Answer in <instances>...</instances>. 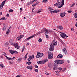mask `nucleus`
<instances>
[{
    "label": "nucleus",
    "instance_id": "obj_1",
    "mask_svg": "<svg viewBox=\"0 0 77 77\" xmlns=\"http://www.w3.org/2000/svg\"><path fill=\"white\" fill-rule=\"evenodd\" d=\"M42 33V32H38V33H37L35 34V35H33L32 36H31L28 38L26 39H25V41H27V40H29L30 39L32 38L33 37H35V36L38 35L40 34V33Z\"/></svg>",
    "mask_w": 77,
    "mask_h": 77
},
{
    "label": "nucleus",
    "instance_id": "obj_2",
    "mask_svg": "<svg viewBox=\"0 0 77 77\" xmlns=\"http://www.w3.org/2000/svg\"><path fill=\"white\" fill-rule=\"evenodd\" d=\"M54 62L57 64H60L63 63L64 62V61L63 60H56Z\"/></svg>",
    "mask_w": 77,
    "mask_h": 77
},
{
    "label": "nucleus",
    "instance_id": "obj_3",
    "mask_svg": "<svg viewBox=\"0 0 77 77\" xmlns=\"http://www.w3.org/2000/svg\"><path fill=\"white\" fill-rule=\"evenodd\" d=\"M43 55H44V54H43V53H40V52H38V53H37V54L36 56V58H38L39 57H41L42 56H43Z\"/></svg>",
    "mask_w": 77,
    "mask_h": 77
},
{
    "label": "nucleus",
    "instance_id": "obj_4",
    "mask_svg": "<svg viewBox=\"0 0 77 77\" xmlns=\"http://www.w3.org/2000/svg\"><path fill=\"white\" fill-rule=\"evenodd\" d=\"M61 33V34H60L62 38H67L68 37V36H67L66 34L65 33L63 32H60Z\"/></svg>",
    "mask_w": 77,
    "mask_h": 77
},
{
    "label": "nucleus",
    "instance_id": "obj_5",
    "mask_svg": "<svg viewBox=\"0 0 77 77\" xmlns=\"http://www.w3.org/2000/svg\"><path fill=\"white\" fill-rule=\"evenodd\" d=\"M51 32V30H48L46 29H44L42 30V32H45V33H46L47 34H48V33Z\"/></svg>",
    "mask_w": 77,
    "mask_h": 77
},
{
    "label": "nucleus",
    "instance_id": "obj_6",
    "mask_svg": "<svg viewBox=\"0 0 77 77\" xmlns=\"http://www.w3.org/2000/svg\"><path fill=\"white\" fill-rule=\"evenodd\" d=\"M53 55L52 53L49 52L48 54V58L49 59H51L53 57Z\"/></svg>",
    "mask_w": 77,
    "mask_h": 77
},
{
    "label": "nucleus",
    "instance_id": "obj_7",
    "mask_svg": "<svg viewBox=\"0 0 77 77\" xmlns=\"http://www.w3.org/2000/svg\"><path fill=\"white\" fill-rule=\"evenodd\" d=\"M13 45L14 47L16 49H19L20 48V46H19L18 44L17 43H15Z\"/></svg>",
    "mask_w": 77,
    "mask_h": 77
},
{
    "label": "nucleus",
    "instance_id": "obj_8",
    "mask_svg": "<svg viewBox=\"0 0 77 77\" xmlns=\"http://www.w3.org/2000/svg\"><path fill=\"white\" fill-rule=\"evenodd\" d=\"M49 50L51 51H53L54 50V46L53 45H51L50 46V48Z\"/></svg>",
    "mask_w": 77,
    "mask_h": 77
},
{
    "label": "nucleus",
    "instance_id": "obj_9",
    "mask_svg": "<svg viewBox=\"0 0 77 77\" xmlns=\"http://www.w3.org/2000/svg\"><path fill=\"white\" fill-rule=\"evenodd\" d=\"M10 53H11V54H17L18 53V52L12 50H10Z\"/></svg>",
    "mask_w": 77,
    "mask_h": 77
},
{
    "label": "nucleus",
    "instance_id": "obj_10",
    "mask_svg": "<svg viewBox=\"0 0 77 77\" xmlns=\"http://www.w3.org/2000/svg\"><path fill=\"white\" fill-rule=\"evenodd\" d=\"M33 58H34V55H32V56H31V57H29L28 59V61H30L32 59H33Z\"/></svg>",
    "mask_w": 77,
    "mask_h": 77
},
{
    "label": "nucleus",
    "instance_id": "obj_11",
    "mask_svg": "<svg viewBox=\"0 0 77 77\" xmlns=\"http://www.w3.org/2000/svg\"><path fill=\"white\" fill-rule=\"evenodd\" d=\"M64 0H62V4L61 5H60L58 7V8H61L62 7L63 5H64Z\"/></svg>",
    "mask_w": 77,
    "mask_h": 77
},
{
    "label": "nucleus",
    "instance_id": "obj_12",
    "mask_svg": "<svg viewBox=\"0 0 77 77\" xmlns=\"http://www.w3.org/2000/svg\"><path fill=\"white\" fill-rule=\"evenodd\" d=\"M66 14V13H63L60 14V16H61L62 17H64Z\"/></svg>",
    "mask_w": 77,
    "mask_h": 77
},
{
    "label": "nucleus",
    "instance_id": "obj_13",
    "mask_svg": "<svg viewBox=\"0 0 77 77\" xmlns=\"http://www.w3.org/2000/svg\"><path fill=\"white\" fill-rule=\"evenodd\" d=\"M49 11L51 12H53V13H57L59 12V10H54V11H51V10H50Z\"/></svg>",
    "mask_w": 77,
    "mask_h": 77
},
{
    "label": "nucleus",
    "instance_id": "obj_14",
    "mask_svg": "<svg viewBox=\"0 0 77 77\" xmlns=\"http://www.w3.org/2000/svg\"><path fill=\"white\" fill-rule=\"evenodd\" d=\"M63 51L64 53L66 55L68 54L67 52L66 51V48H64L63 49Z\"/></svg>",
    "mask_w": 77,
    "mask_h": 77
},
{
    "label": "nucleus",
    "instance_id": "obj_15",
    "mask_svg": "<svg viewBox=\"0 0 77 77\" xmlns=\"http://www.w3.org/2000/svg\"><path fill=\"white\" fill-rule=\"evenodd\" d=\"M53 44L54 45V46H56L57 45V41L55 42V40H54V41L53 42Z\"/></svg>",
    "mask_w": 77,
    "mask_h": 77
},
{
    "label": "nucleus",
    "instance_id": "obj_16",
    "mask_svg": "<svg viewBox=\"0 0 77 77\" xmlns=\"http://www.w3.org/2000/svg\"><path fill=\"white\" fill-rule=\"evenodd\" d=\"M37 63L38 64H44L43 61H39V62H38Z\"/></svg>",
    "mask_w": 77,
    "mask_h": 77
},
{
    "label": "nucleus",
    "instance_id": "obj_17",
    "mask_svg": "<svg viewBox=\"0 0 77 77\" xmlns=\"http://www.w3.org/2000/svg\"><path fill=\"white\" fill-rule=\"evenodd\" d=\"M63 57V55H58V56H57V58H61Z\"/></svg>",
    "mask_w": 77,
    "mask_h": 77
},
{
    "label": "nucleus",
    "instance_id": "obj_18",
    "mask_svg": "<svg viewBox=\"0 0 77 77\" xmlns=\"http://www.w3.org/2000/svg\"><path fill=\"white\" fill-rule=\"evenodd\" d=\"M57 28L61 30L63 29V27L61 26H57Z\"/></svg>",
    "mask_w": 77,
    "mask_h": 77
},
{
    "label": "nucleus",
    "instance_id": "obj_19",
    "mask_svg": "<svg viewBox=\"0 0 77 77\" xmlns=\"http://www.w3.org/2000/svg\"><path fill=\"white\" fill-rule=\"evenodd\" d=\"M4 55L5 56V57H6V58L8 60H12V58H9L8 57H7V56H6V55Z\"/></svg>",
    "mask_w": 77,
    "mask_h": 77
},
{
    "label": "nucleus",
    "instance_id": "obj_20",
    "mask_svg": "<svg viewBox=\"0 0 77 77\" xmlns=\"http://www.w3.org/2000/svg\"><path fill=\"white\" fill-rule=\"evenodd\" d=\"M4 4H3V3H2V4H1V5H0V9H1L3 7V6H4Z\"/></svg>",
    "mask_w": 77,
    "mask_h": 77
},
{
    "label": "nucleus",
    "instance_id": "obj_21",
    "mask_svg": "<svg viewBox=\"0 0 77 77\" xmlns=\"http://www.w3.org/2000/svg\"><path fill=\"white\" fill-rule=\"evenodd\" d=\"M26 68L28 69H32V66H27Z\"/></svg>",
    "mask_w": 77,
    "mask_h": 77
},
{
    "label": "nucleus",
    "instance_id": "obj_22",
    "mask_svg": "<svg viewBox=\"0 0 77 77\" xmlns=\"http://www.w3.org/2000/svg\"><path fill=\"white\" fill-rule=\"evenodd\" d=\"M43 61V63L44 64V63H45L46 62H47L48 61V60L47 59H46L44 60Z\"/></svg>",
    "mask_w": 77,
    "mask_h": 77
},
{
    "label": "nucleus",
    "instance_id": "obj_23",
    "mask_svg": "<svg viewBox=\"0 0 77 77\" xmlns=\"http://www.w3.org/2000/svg\"><path fill=\"white\" fill-rule=\"evenodd\" d=\"M38 2H36L34 4L32 5V6L33 7L35 6H36V5H37V4H38Z\"/></svg>",
    "mask_w": 77,
    "mask_h": 77
},
{
    "label": "nucleus",
    "instance_id": "obj_24",
    "mask_svg": "<svg viewBox=\"0 0 77 77\" xmlns=\"http://www.w3.org/2000/svg\"><path fill=\"white\" fill-rule=\"evenodd\" d=\"M28 53H27L26 54V55H25V57H24V59H26L27 58V56H28Z\"/></svg>",
    "mask_w": 77,
    "mask_h": 77
},
{
    "label": "nucleus",
    "instance_id": "obj_25",
    "mask_svg": "<svg viewBox=\"0 0 77 77\" xmlns=\"http://www.w3.org/2000/svg\"><path fill=\"white\" fill-rule=\"evenodd\" d=\"M26 64H28L29 65H30L32 64V62H28L26 63Z\"/></svg>",
    "mask_w": 77,
    "mask_h": 77
},
{
    "label": "nucleus",
    "instance_id": "obj_26",
    "mask_svg": "<svg viewBox=\"0 0 77 77\" xmlns=\"http://www.w3.org/2000/svg\"><path fill=\"white\" fill-rule=\"evenodd\" d=\"M74 17L75 18H77V14L75 13L73 14Z\"/></svg>",
    "mask_w": 77,
    "mask_h": 77
},
{
    "label": "nucleus",
    "instance_id": "obj_27",
    "mask_svg": "<svg viewBox=\"0 0 77 77\" xmlns=\"http://www.w3.org/2000/svg\"><path fill=\"white\" fill-rule=\"evenodd\" d=\"M22 60V58H19L18 60H17V61L18 62L21 61Z\"/></svg>",
    "mask_w": 77,
    "mask_h": 77
},
{
    "label": "nucleus",
    "instance_id": "obj_28",
    "mask_svg": "<svg viewBox=\"0 0 77 77\" xmlns=\"http://www.w3.org/2000/svg\"><path fill=\"white\" fill-rule=\"evenodd\" d=\"M25 48V46L23 47V49H22V52H23L24 51Z\"/></svg>",
    "mask_w": 77,
    "mask_h": 77
},
{
    "label": "nucleus",
    "instance_id": "obj_29",
    "mask_svg": "<svg viewBox=\"0 0 77 77\" xmlns=\"http://www.w3.org/2000/svg\"><path fill=\"white\" fill-rule=\"evenodd\" d=\"M20 39H21V38L20 36H19V37H17V40H20Z\"/></svg>",
    "mask_w": 77,
    "mask_h": 77
},
{
    "label": "nucleus",
    "instance_id": "obj_30",
    "mask_svg": "<svg viewBox=\"0 0 77 77\" xmlns=\"http://www.w3.org/2000/svg\"><path fill=\"white\" fill-rule=\"evenodd\" d=\"M20 38L21 39V38H23L24 37V35H20Z\"/></svg>",
    "mask_w": 77,
    "mask_h": 77
},
{
    "label": "nucleus",
    "instance_id": "obj_31",
    "mask_svg": "<svg viewBox=\"0 0 77 77\" xmlns=\"http://www.w3.org/2000/svg\"><path fill=\"white\" fill-rule=\"evenodd\" d=\"M6 28H7L6 26H4L3 28L2 29L3 30H5L6 29Z\"/></svg>",
    "mask_w": 77,
    "mask_h": 77
},
{
    "label": "nucleus",
    "instance_id": "obj_32",
    "mask_svg": "<svg viewBox=\"0 0 77 77\" xmlns=\"http://www.w3.org/2000/svg\"><path fill=\"white\" fill-rule=\"evenodd\" d=\"M38 42H42V39L41 38H40L38 40Z\"/></svg>",
    "mask_w": 77,
    "mask_h": 77
},
{
    "label": "nucleus",
    "instance_id": "obj_33",
    "mask_svg": "<svg viewBox=\"0 0 77 77\" xmlns=\"http://www.w3.org/2000/svg\"><path fill=\"white\" fill-rule=\"evenodd\" d=\"M8 44L7 42H6V43L5 44V46H8Z\"/></svg>",
    "mask_w": 77,
    "mask_h": 77
},
{
    "label": "nucleus",
    "instance_id": "obj_34",
    "mask_svg": "<svg viewBox=\"0 0 77 77\" xmlns=\"http://www.w3.org/2000/svg\"><path fill=\"white\" fill-rule=\"evenodd\" d=\"M63 69L62 68H61V67H59L58 68V70H62Z\"/></svg>",
    "mask_w": 77,
    "mask_h": 77
},
{
    "label": "nucleus",
    "instance_id": "obj_35",
    "mask_svg": "<svg viewBox=\"0 0 77 77\" xmlns=\"http://www.w3.org/2000/svg\"><path fill=\"white\" fill-rule=\"evenodd\" d=\"M5 20V17H3L1 19H0V20Z\"/></svg>",
    "mask_w": 77,
    "mask_h": 77
},
{
    "label": "nucleus",
    "instance_id": "obj_36",
    "mask_svg": "<svg viewBox=\"0 0 77 77\" xmlns=\"http://www.w3.org/2000/svg\"><path fill=\"white\" fill-rule=\"evenodd\" d=\"M13 10H9V12H13Z\"/></svg>",
    "mask_w": 77,
    "mask_h": 77
},
{
    "label": "nucleus",
    "instance_id": "obj_37",
    "mask_svg": "<svg viewBox=\"0 0 77 77\" xmlns=\"http://www.w3.org/2000/svg\"><path fill=\"white\" fill-rule=\"evenodd\" d=\"M47 0H44L43 1V2L46 3L47 1Z\"/></svg>",
    "mask_w": 77,
    "mask_h": 77
},
{
    "label": "nucleus",
    "instance_id": "obj_38",
    "mask_svg": "<svg viewBox=\"0 0 77 77\" xmlns=\"http://www.w3.org/2000/svg\"><path fill=\"white\" fill-rule=\"evenodd\" d=\"M38 69H35V72H38Z\"/></svg>",
    "mask_w": 77,
    "mask_h": 77
},
{
    "label": "nucleus",
    "instance_id": "obj_39",
    "mask_svg": "<svg viewBox=\"0 0 77 77\" xmlns=\"http://www.w3.org/2000/svg\"><path fill=\"white\" fill-rule=\"evenodd\" d=\"M60 2H57V5H60Z\"/></svg>",
    "mask_w": 77,
    "mask_h": 77
},
{
    "label": "nucleus",
    "instance_id": "obj_40",
    "mask_svg": "<svg viewBox=\"0 0 77 77\" xmlns=\"http://www.w3.org/2000/svg\"><path fill=\"white\" fill-rule=\"evenodd\" d=\"M75 5V3H74L71 6V7H74Z\"/></svg>",
    "mask_w": 77,
    "mask_h": 77
},
{
    "label": "nucleus",
    "instance_id": "obj_41",
    "mask_svg": "<svg viewBox=\"0 0 77 77\" xmlns=\"http://www.w3.org/2000/svg\"><path fill=\"white\" fill-rule=\"evenodd\" d=\"M1 66L2 68H3V67H4L3 65L2 64H1Z\"/></svg>",
    "mask_w": 77,
    "mask_h": 77
},
{
    "label": "nucleus",
    "instance_id": "obj_42",
    "mask_svg": "<svg viewBox=\"0 0 77 77\" xmlns=\"http://www.w3.org/2000/svg\"><path fill=\"white\" fill-rule=\"evenodd\" d=\"M45 35H46V37L47 38H48V35H47L46 34H45Z\"/></svg>",
    "mask_w": 77,
    "mask_h": 77
},
{
    "label": "nucleus",
    "instance_id": "obj_43",
    "mask_svg": "<svg viewBox=\"0 0 77 77\" xmlns=\"http://www.w3.org/2000/svg\"><path fill=\"white\" fill-rule=\"evenodd\" d=\"M9 63L11 64H13V62H10V61H9Z\"/></svg>",
    "mask_w": 77,
    "mask_h": 77
},
{
    "label": "nucleus",
    "instance_id": "obj_44",
    "mask_svg": "<svg viewBox=\"0 0 77 77\" xmlns=\"http://www.w3.org/2000/svg\"><path fill=\"white\" fill-rule=\"evenodd\" d=\"M5 2H6V1H3V2H2V3H3V5H4V4H5Z\"/></svg>",
    "mask_w": 77,
    "mask_h": 77
},
{
    "label": "nucleus",
    "instance_id": "obj_45",
    "mask_svg": "<svg viewBox=\"0 0 77 77\" xmlns=\"http://www.w3.org/2000/svg\"><path fill=\"white\" fill-rule=\"evenodd\" d=\"M60 71H56V72H56V73H57V72H60Z\"/></svg>",
    "mask_w": 77,
    "mask_h": 77
},
{
    "label": "nucleus",
    "instance_id": "obj_46",
    "mask_svg": "<svg viewBox=\"0 0 77 77\" xmlns=\"http://www.w3.org/2000/svg\"><path fill=\"white\" fill-rule=\"evenodd\" d=\"M35 68H38V66H35Z\"/></svg>",
    "mask_w": 77,
    "mask_h": 77
},
{
    "label": "nucleus",
    "instance_id": "obj_47",
    "mask_svg": "<svg viewBox=\"0 0 77 77\" xmlns=\"http://www.w3.org/2000/svg\"><path fill=\"white\" fill-rule=\"evenodd\" d=\"M22 11V9L21 8H20V12H21Z\"/></svg>",
    "mask_w": 77,
    "mask_h": 77
},
{
    "label": "nucleus",
    "instance_id": "obj_48",
    "mask_svg": "<svg viewBox=\"0 0 77 77\" xmlns=\"http://www.w3.org/2000/svg\"><path fill=\"white\" fill-rule=\"evenodd\" d=\"M57 5V3H56L54 5V6H56Z\"/></svg>",
    "mask_w": 77,
    "mask_h": 77
},
{
    "label": "nucleus",
    "instance_id": "obj_49",
    "mask_svg": "<svg viewBox=\"0 0 77 77\" xmlns=\"http://www.w3.org/2000/svg\"><path fill=\"white\" fill-rule=\"evenodd\" d=\"M72 12V11H68V12L69 13H71Z\"/></svg>",
    "mask_w": 77,
    "mask_h": 77
},
{
    "label": "nucleus",
    "instance_id": "obj_50",
    "mask_svg": "<svg viewBox=\"0 0 77 77\" xmlns=\"http://www.w3.org/2000/svg\"><path fill=\"white\" fill-rule=\"evenodd\" d=\"M3 26H4V27L6 26V25L5 24V23H3Z\"/></svg>",
    "mask_w": 77,
    "mask_h": 77
},
{
    "label": "nucleus",
    "instance_id": "obj_51",
    "mask_svg": "<svg viewBox=\"0 0 77 77\" xmlns=\"http://www.w3.org/2000/svg\"><path fill=\"white\" fill-rule=\"evenodd\" d=\"M48 10H51V7H49L48 8Z\"/></svg>",
    "mask_w": 77,
    "mask_h": 77
},
{
    "label": "nucleus",
    "instance_id": "obj_52",
    "mask_svg": "<svg viewBox=\"0 0 77 77\" xmlns=\"http://www.w3.org/2000/svg\"><path fill=\"white\" fill-rule=\"evenodd\" d=\"M75 26L76 27H77V22H76V23H75Z\"/></svg>",
    "mask_w": 77,
    "mask_h": 77
},
{
    "label": "nucleus",
    "instance_id": "obj_53",
    "mask_svg": "<svg viewBox=\"0 0 77 77\" xmlns=\"http://www.w3.org/2000/svg\"><path fill=\"white\" fill-rule=\"evenodd\" d=\"M11 41H12V40H10L9 42H10V43H12Z\"/></svg>",
    "mask_w": 77,
    "mask_h": 77
},
{
    "label": "nucleus",
    "instance_id": "obj_54",
    "mask_svg": "<svg viewBox=\"0 0 77 77\" xmlns=\"http://www.w3.org/2000/svg\"><path fill=\"white\" fill-rule=\"evenodd\" d=\"M46 75H49V73H46Z\"/></svg>",
    "mask_w": 77,
    "mask_h": 77
},
{
    "label": "nucleus",
    "instance_id": "obj_55",
    "mask_svg": "<svg viewBox=\"0 0 77 77\" xmlns=\"http://www.w3.org/2000/svg\"><path fill=\"white\" fill-rule=\"evenodd\" d=\"M41 12V11H38L37 13H38L40 12Z\"/></svg>",
    "mask_w": 77,
    "mask_h": 77
},
{
    "label": "nucleus",
    "instance_id": "obj_56",
    "mask_svg": "<svg viewBox=\"0 0 77 77\" xmlns=\"http://www.w3.org/2000/svg\"><path fill=\"white\" fill-rule=\"evenodd\" d=\"M29 45V43H27V44L26 45V46Z\"/></svg>",
    "mask_w": 77,
    "mask_h": 77
},
{
    "label": "nucleus",
    "instance_id": "obj_57",
    "mask_svg": "<svg viewBox=\"0 0 77 77\" xmlns=\"http://www.w3.org/2000/svg\"><path fill=\"white\" fill-rule=\"evenodd\" d=\"M16 77H20V76L19 75H17Z\"/></svg>",
    "mask_w": 77,
    "mask_h": 77
},
{
    "label": "nucleus",
    "instance_id": "obj_58",
    "mask_svg": "<svg viewBox=\"0 0 77 77\" xmlns=\"http://www.w3.org/2000/svg\"><path fill=\"white\" fill-rule=\"evenodd\" d=\"M67 62L69 63H70L69 61V60H67Z\"/></svg>",
    "mask_w": 77,
    "mask_h": 77
},
{
    "label": "nucleus",
    "instance_id": "obj_59",
    "mask_svg": "<svg viewBox=\"0 0 77 77\" xmlns=\"http://www.w3.org/2000/svg\"><path fill=\"white\" fill-rule=\"evenodd\" d=\"M15 57H13V58H12V59H13V60H14V59H15Z\"/></svg>",
    "mask_w": 77,
    "mask_h": 77
},
{
    "label": "nucleus",
    "instance_id": "obj_60",
    "mask_svg": "<svg viewBox=\"0 0 77 77\" xmlns=\"http://www.w3.org/2000/svg\"><path fill=\"white\" fill-rule=\"evenodd\" d=\"M9 14H7V16H8V17H9Z\"/></svg>",
    "mask_w": 77,
    "mask_h": 77
},
{
    "label": "nucleus",
    "instance_id": "obj_61",
    "mask_svg": "<svg viewBox=\"0 0 77 77\" xmlns=\"http://www.w3.org/2000/svg\"><path fill=\"white\" fill-rule=\"evenodd\" d=\"M6 34H8V33H9L8 32H6Z\"/></svg>",
    "mask_w": 77,
    "mask_h": 77
},
{
    "label": "nucleus",
    "instance_id": "obj_62",
    "mask_svg": "<svg viewBox=\"0 0 77 77\" xmlns=\"http://www.w3.org/2000/svg\"><path fill=\"white\" fill-rule=\"evenodd\" d=\"M35 2V1H34V0H33V1H32V3H33V2Z\"/></svg>",
    "mask_w": 77,
    "mask_h": 77
},
{
    "label": "nucleus",
    "instance_id": "obj_63",
    "mask_svg": "<svg viewBox=\"0 0 77 77\" xmlns=\"http://www.w3.org/2000/svg\"><path fill=\"white\" fill-rule=\"evenodd\" d=\"M55 68L54 67L53 68V70H55Z\"/></svg>",
    "mask_w": 77,
    "mask_h": 77
},
{
    "label": "nucleus",
    "instance_id": "obj_64",
    "mask_svg": "<svg viewBox=\"0 0 77 77\" xmlns=\"http://www.w3.org/2000/svg\"><path fill=\"white\" fill-rule=\"evenodd\" d=\"M11 26H10V28H9V29H8V30H9V29L11 28Z\"/></svg>",
    "mask_w": 77,
    "mask_h": 77
}]
</instances>
